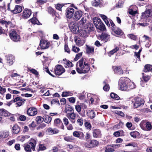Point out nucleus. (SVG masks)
<instances>
[{
    "mask_svg": "<svg viewBox=\"0 0 152 152\" xmlns=\"http://www.w3.org/2000/svg\"><path fill=\"white\" fill-rule=\"evenodd\" d=\"M66 15L67 18H71L75 12L74 9L72 8H68L66 10Z\"/></svg>",
    "mask_w": 152,
    "mask_h": 152,
    "instance_id": "nucleus-14",
    "label": "nucleus"
},
{
    "mask_svg": "<svg viewBox=\"0 0 152 152\" xmlns=\"http://www.w3.org/2000/svg\"><path fill=\"white\" fill-rule=\"evenodd\" d=\"M64 139L67 142H71L73 140L72 136H66L64 138Z\"/></svg>",
    "mask_w": 152,
    "mask_h": 152,
    "instance_id": "nucleus-50",
    "label": "nucleus"
},
{
    "mask_svg": "<svg viewBox=\"0 0 152 152\" xmlns=\"http://www.w3.org/2000/svg\"><path fill=\"white\" fill-rule=\"evenodd\" d=\"M37 113V109L34 107H30L27 110V114L30 116L35 115Z\"/></svg>",
    "mask_w": 152,
    "mask_h": 152,
    "instance_id": "nucleus-17",
    "label": "nucleus"
},
{
    "mask_svg": "<svg viewBox=\"0 0 152 152\" xmlns=\"http://www.w3.org/2000/svg\"><path fill=\"white\" fill-rule=\"evenodd\" d=\"M80 132L76 131H75L73 132V135L74 137L79 138V137Z\"/></svg>",
    "mask_w": 152,
    "mask_h": 152,
    "instance_id": "nucleus-59",
    "label": "nucleus"
},
{
    "mask_svg": "<svg viewBox=\"0 0 152 152\" xmlns=\"http://www.w3.org/2000/svg\"><path fill=\"white\" fill-rule=\"evenodd\" d=\"M115 113L122 117L124 116V114L123 112L120 111H115Z\"/></svg>",
    "mask_w": 152,
    "mask_h": 152,
    "instance_id": "nucleus-55",
    "label": "nucleus"
},
{
    "mask_svg": "<svg viewBox=\"0 0 152 152\" xmlns=\"http://www.w3.org/2000/svg\"><path fill=\"white\" fill-rule=\"evenodd\" d=\"M143 79L144 81L146 82L148 81L150 79V77L149 76H143Z\"/></svg>",
    "mask_w": 152,
    "mask_h": 152,
    "instance_id": "nucleus-63",
    "label": "nucleus"
},
{
    "mask_svg": "<svg viewBox=\"0 0 152 152\" xmlns=\"http://www.w3.org/2000/svg\"><path fill=\"white\" fill-rule=\"evenodd\" d=\"M125 79V77H121L119 81V87L120 89L123 91H127L129 90L128 87L126 82L124 80Z\"/></svg>",
    "mask_w": 152,
    "mask_h": 152,
    "instance_id": "nucleus-4",
    "label": "nucleus"
},
{
    "mask_svg": "<svg viewBox=\"0 0 152 152\" xmlns=\"http://www.w3.org/2000/svg\"><path fill=\"white\" fill-rule=\"evenodd\" d=\"M119 50V48L118 47H116L114 49L110 51L108 53V55L109 56H111V55H113L114 53L117 52Z\"/></svg>",
    "mask_w": 152,
    "mask_h": 152,
    "instance_id": "nucleus-40",
    "label": "nucleus"
},
{
    "mask_svg": "<svg viewBox=\"0 0 152 152\" xmlns=\"http://www.w3.org/2000/svg\"><path fill=\"white\" fill-rule=\"evenodd\" d=\"M29 20L33 24H38L39 22L38 20L35 17H33L30 19Z\"/></svg>",
    "mask_w": 152,
    "mask_h": 152,
    "instance_id": "nucleus-44",
    "label": "nucleus"
},
{
    "mask_svg": "<svg viewBox=\"0 0 152 152\" xmlns=\"http://www.w3.org/2000/svg\"><path fill=\"white\" fill-rule=\"evenodd\" d=\"M50 43L46 40H41L40 41L39 46L38 48V49L41 48L42 49H46L48 48L50 45Z\"/></svg>",
    "mask_w": 152,
    "mask_h": 152,
    "instance_id": "nucleus-13",
    "label": "nucleus"
},
{
    "mask_svg": "<svg viewBox=\"0 0 152 152\" xmlns=\"http://www.w3.org/2000/svg\"><path fill=\"white\" fill-rule=\"evenodd\" d=\"M54 125L57 126L59 128L62 129H64V125L59 118H56L55 119L54 121Z\"/></svg>",
    "mask_w": 152,
    "mask_h": 152,
    "instance_id": "nucleus-20",
    "label": "nucleus"
},
{
    "mask_svg": "<svg viewBox=\"0 0 152 152\" xmlns=\"http://www.w3.org/2000/svg\"><path fill=\"white\" fill-rule=\"evenodd\" d=\"M114 147L113 145H111L107 146L105 148V152H111L114 151Z\"/></svg>",
    "mask_w": 152,
    "mask_h": 152,
    "instance_id": "nucleus-34",
    "label": "nucleus"
},
{
    "mask_svg": "<svg viewBox=\"0 0 152 152\" xmlns=\"http://www.w3.org/2000/svg\"><path fill=\"white\" fill-rule=\"evenodd\" d=\"M63 6L62 4H58L55 6V7L57 10H61L62 7H63Z\"/></svg>",
    "mask_w": 152,
    "mask_h": 152,
    "instance_id": "nucleus-54",
    "label": "nucleus"
},
{
    "mask_svg": "<svg viewBox=\"0 0 152 152\" xmlns=\"http://www.w3.org/2000/svg\"><path fill=\"white\" fill-rule=\"evenodd\" d=\"M128 88L129 89H133L135 87V85L134 82H130L129 83Z\"/></svg>",
    "mask_w": 152,
    "mask_h": 152,
    "instance_id": "nucleus-48",
    "label": "nucleus"
},
{
    "mask_svg": "<svg viewBox=\"0 0 152 152\" xmlns=\"http://www.w3.org/2000/svg\"><path fill=\"white\" fill-rule=\"evenodd\" d=\"M67 110L66 111H67V113H68V111H69L72 113V112H74L73 109L72 108V107L70 106L69 105L66 108Z\"/></svg>",
    "mask_w": 152,
    "mask_h": 152,
    "instance_id": "nucleus-58",
    "label": "nucleus"
},
{
    "mask_svg": "<svg viewBox=\"0 0 152 152\" xmlns=\"http://www.w3.org/2000/svg\"><path fill=\"white\" fill-rule=\"evenodd\" d=\"M9 135V133L7 131H4L1 133V137L2 138H5L7 137Z\"/></svg>",
    "mask_w": 152,
    "mask_h": 152,
    "instance_id": "nucleus-42",
    "label": "nucleus"
},
{
    "mask_svg": "<svg viewBox=\"0 0 152 152\" xmlns=\"http://www.w3.org/2000/svg\"><path fill=\"white\" fill-rule=\"evenodd\" d=\"M31 14V11L30 9H25L23 11L22 17L25 19L29 18Z\"/></svg>",
    "mask_w": 152,
    "mask_h": 152,
    "instance_id": "nucleus-16",
    "label": "nucleus"
},
{
    "mask_svg": "<svg viewBox=\"0 0 152 152\" xmlns=\"http://www.w3.org/2000/svg\"><path fill=\"white\" fill-rule=\"evenodd\" d=\"M87 115L90 118L93 119L95 116V113L94 111L92 110H89L87 113Z\"/></svg>",
    "mask_w": 152,
    "mask_h": 152,
    "instance_id": "nucleus-31",
    "label": "nucleus"
},
{
    "mask_svg": "<svg viewBox=\"0 0 152 152\" xmlns=\"http://www.w3.org/2000/svg\"><path fill=\"white\" fill-rule=\"evenodd\" d=\"M9 35L10 38L14 41L17 42L19 41L20 37L14 30H11Z\"/></svg>",
    "mask_w": 152,
    "mask_h": 152,
    "instance_id": "nucleus-6",
    "label": "nucleus"
},
{
    "mask_svg": "<svg viewBox=\"0 0 152 152\" xmlns=\"http://www.w3.org/2000/svg\"><path fill=\"white\" fill-rule=\"evenodd\" d=\"M22 10V8L21 6L19 5H16L14 9L12 10V12L14 13H17L20 12Z\"/></svg>",
    "mask_w": 152,
    "mask_h": 152,
    "instance_id": "nucleus-24",
    "label": "nucleus"
},
{
    "mask_svg": "<svg viewBox=\"0 0 152 152\" xmlns=\"http://www.w3.org/2000/svg\"><path fill=\"white\" fill-rule=\"evenodd\" d=\"M25 101V99H21L20 100L18 101V102L16 103V104L17 105L16 106V107H20L24 104Z\"/></svg>",
    "mask_w": 152,
    "mask_h": 152,
    "instance_id": "nucleus-43",
    "label": "nucleus"
},
{
    "mask_svg": "<svg viewBox=\"0 0 152 152\" xmlns=\"http://www.w3.org/2000/svg\"><path fill=\"white\" fill-rule=\"evenodd\" d=\"M99 142L95 140L88 141L84 143V146L86 148H90L96 146L99 144Z\"/></svg>",
    "mask_w": 152,
    "mask_h": 152,
    "instance_id": "nucleus-5",
    "label": "nucleus"
},
{
    "mask_svg": "<svg viewBox=\"0 0 152 152\" xmlns=\"http://www.w3.org/2000/svg\"><path fill=\"white\" fill-rule=\"evenodd\" d=\"M86 22V17H83L79 23L78 26L80 28H83L84 26V25Z\"/></svg>",
    "mask_w": 152,
    "mask_h": 152,
    "instance_id": "nucleus-27",
    "label": "nucleus"
},
{
    "mask_svg": "<svg viewBox=\"0 0 152 152\" xmlns=\"http://www.w3.org/2000/svg\"><path fill=\"white\" fill-rule=\"evenodd\" d=\"M20 128L17 125H15L12 128V131L14 134H17L20 132Z\"/></svg>",
    "mask_w": 152,
    "mask_h": 152,
    "instance_id": "nucleus-26",
    "label": "nucleus"
},
{
    "mask_svg": "<svg viewBox=\"0 0 152 152\" xmlns=\"http://www.w3.org/2000/svg\"><path fill=\"white\" fill-rule=\"evenodd\" d=\"M80 50V49L79 48L75 46H72V50L74 52H75V53H77Z\"/></svg>",
    "mask_w": 152,
    "mask_h": 152,
    "instance_id": "nucleus-53",
    "label": "nucleus"
},
{
    "mask_svg": "<svg viewBox=\"0 0 152 152\" xmlns=\"http://www.w3.org/2000/svg\"><path fill=\"white\" fill-rule=\"evenodd\" d=\"M94 2L92 3L93 6L97 7L98 6L100 7L101 5H103V0H94Z\"/></svg>",
    "mask_w": 152,
    "mask_h": 152,
    "instance_id": "nucleus-25",
    "label": "nucleus"
},
{
    "mask_svg": "<svg viewBox=\"0 0 152 152\" xmlns=\"http://www.w3.org/2000/svg\"><path fill=\"white\" fill-rule=\"evenodd\" d=\"M46 148L43 144H40L39 145V149L40 150L43 151L45 150Z\"/></svg>",
    "mask_w": 152,
    "mask_h": 152,
    "instance_id": "nucleus-60",
    "label": "nucleus"
},
{
    "mask_svg": "<svg viewBox=\"0 0 152 152\" xmlns=\"http://www.w3.org/2000/svg\"><path fill=\"white\" fill-rule=\"evenodd\" d=\"M113 68L115 73L119 74L123 73V71L120 66H113Z\"/></svg>",
    "mask_w": 152,
    "mask_h": 152,
    "instance_id": "nucleus-23",
    "label": "nucleus"
},
{
    "mask_svg": "<svg viewBox=\"0 0 152 152\" xmlns=\"http://www.w3.org/2000/svg\"><path fill=\"white\" fill-rule=\"evenodd\" d=\"M93 136L94 138L99 137L101 136L100 131L99 129H96L93 132Z\"/></svg>",
    "mask_w": 152,
    "mask_h": 152,
    "instance_id": "nucleus-29",
    "label": "nucleus"
},
{
    "mask_svg": "<svg viewBox=\"0 0 152 152\" xmlns=\"http://www.w3.org/2000/svg\"><path fill=\"white\" fill-rule=\"evenodd\" d=\"M36 143L37 142L35 140L31 139L28 143L24 145L23 147L25 150L26 152H31V149L33 151H34Z\"/></svg>",
    "mask_w": 152,
    "mask_h": 152,
    "instance_id": "nucleus-2",
    "label": "nucleus"
},
{
    "mask_svg": "<svg viewBox=\"0 0 152 152\" xmlns=\"http://www.w3.org/2000/svg\"><path fill=\"white\" fill-rule=\"evenodd\" d=\"M94 27L92 23H88L86 24V27H85V29H87L89 31H93L94 29Z\"/></svg>",
    "mask_w": 152,
    "mask_h": 152,
    "instance_id": "nucleus-33",
    "label": "nucleus"
},
{
    "mask_svg": "<svg viewBox=\"0 0 152 152\" xmlns=\"http://www.w3.org/2000/svg\"><path fill=\"white\" fill-rule=\"evenodd\" d=\"M103 83L104 85L103 88L104 90L105 91H108L110 89V87L109 85L105 81H104L103 82Z\"/></svg>",
    "mask_w": 152,
    "mask_h": 152,
    "instance_id": "nucleus-41",
    "label": "nucleus"
},
{
    "mask_svg": "<svg viewBox=\"0 0 152 152\" xmlns=\"http://www.w3.org/2000/svg\"><path fill=\"white\" fill-rule=\"evenodd\" d=\"M110 38V35L106 33H103L99 37V39L101 40L102 41L106 42Z\"/></svg>",
    "mask_w": 152,
    "mask_h": 152,
    "instance_id": "nucleus-18",
    "label": "nucleus"
},
{
    "mask_svg": "<svg viewBox=\"0 0 152 152\" xmlns=\"http://www.w3.org/2000/svg\"><path fill=\"white\" fill-rule=\"evenodd\" d=\"M0 113L2 115L5 117L10 116V113L4 109H0Z\"/></svg>",
    "mask_w": 152,
    "mask_h": 152,
    "instance_id": "nucleus-28",
    "label": "nucleus"
},
{
    "mask_svg": "<svg viewBox=\"0 0 152 152\" xmlns=\"http://www.w3.org/2000/svg\"><path fill=\"white\" fill-rule=\"evenodd\" d=\"M146 127L148 131L152 129V126L149 122H147L146 124Z\"/></svg>",
    "mask_w": 152,
    "mask_h": 152,
    "instance_id": "nucleus-51",
    "label": "nucleus"
},
{
    "mask_svg": "<svg viewBox=\"0 0 152 152\" xmlns=\"http://www.w3.org/2000/svg\"><path fill=\"white\" fill-rule=\"evenodd\" d=\"M80 34L81 36L85 37L87 36L86 32L85 30H82L80 32Z\"/></svg>",
    "mask_w": 152,
    "mask_h": 152,
    "instance_id": "nucleus-52",
    "label": "nucleus"
},
{
    "mask_svg": "<svg viewBox=\"0 0 152 152\" xmlns=\"http://www.w3.org/2000/svg\"><path fill=\"white\" fill-rule=\"evenodd\" d=\"M152 16V9H146L145 11L142 13V17L145 18Z\"/></svg>",
    "mask_w": 152,
    "mask_h": 152,
    "instance_id": "nucleus-15",
    "label": "nucleus"
},
{
    "mask_svg": "<svg viewBox=\"0 0 152 152\" xmlns=\"http://www.w3.org/2000/svg\"><path fill=\"white\" fill-rule=\"evenodd\" d=\"M77 123L80 126H82L83 124V121L82 118H79L77 120Z\"/></svg>",
    "mask_w": 152,
    "mask_h": 152,
    "instance_id": "nucleus-47",
    "label": "nucleus"
},
{
    "mask_svg": "<svg viewBox=\"0 0 152 152\" xmlns=\"http://www.w3.org/2000/svg\"><path fill=\"white\" fill-rule=\"evenodd\" d=\"M15 60L14 56L11 55H9L7 57V62L10 65H12Z\"/></svg>",
    "mask_w": 152,
    "mask_h": 152,
    "instance_id": "nucleus-21",
    "label": "nucleus"
},
{
    "mask_svg": "<svg viewBox=\"0 0 152 152\" xmlns=\"http://www.w3.org/2000/svg\"><path fill=\"white\" fill-rule=\"evenodd\" d=\"M75 41L76 45L79 46H82L85 43L84 40H81L80 38H77L75 39Z\"/></svg>",
    "mask_w": 152,
    "mask_h": 152,
    "instance_id": "nucleus-30",
    "label": "nucleus"
},
{
    "mask_svg": "<svg viewBox=\"0 0 152 152\" xmlns=\"http://www.w3.org/2000/svg\"><path fill=\"white\" fill-rule=\"evenodd\" d=\"M66 116L68 118L72 124H74L75 122V118L76 117V115L74 112L72 113H67V111H66Z\"/></svg>",
    "mask_w": 152,
    "mask_h": 152,
    "instance_id": "nucleus-9",
    "label": "nucleus"
},
{
    "mask_svg": "<svg viewBox=\"0 0 152 152\" xmlns=\"http://www.w3.org/2000/svg\"><path fill=\"white\" fill-rule=\"evenodd\" d=\"M91 137V136L89 132H86L85 135V139L87 140Z\"/></svg>",
    "mask_w": 152,
    "mask_h": 152,
    "instance_id": "nucleus-61",
    "label": "nucleus"
},
{
    "mask_svg": "<svg viewBox=\"0 0 152 152\" xmlns=\"http://www.w3.org/2000/svg\"><path fill=\"white\" fill-rule=\"evenodd\" d=\"M84 58L80 59L76 64V69L77 71L79 73H86L90 70V67L88 63L84 62Z\"/></svg>",
    "mask_w": 152,
    "mask_h": 152,
    "instance_id": "nucleus-1",
    "label": "nucleus"
},
{
    "mask_svg": "<svg viewBox=\"0 0 152 152\" xmlns=\"http://www.w3.org/2000/svg\"><path fill=\"white\" fill-rule=\"evenodd\" d=\"M127 36L128 37L133 40H135L137 38V36L133 34H128Z\"/></svg>",
    "mask_w": 152,
    "mask_h": 152,
    "instance_id": "nucleus-49",
    "label": "nucleus"
},
{
    "mask_svg": "<svg viewBox=\"0 0 152 152\" xmlns=\"http://www.w3.org/2000/svg\"><path fill=\"white\" fill-rule=\"evenodd\" d=\"M6 91V89L5 88H3L0 86V93L3 94H4Z\"/></svg>",
    "mask_w": 152,
    "mask_h": 152,
    "instance_id": "nucleus-62",
    "label": "nucleus"
},
{
    "mask_svg": "<svg viewBox=\"0 0 152 152\" xmlns=\"http://www.w3.org/2000/svg\"><path fill=\"white\" fill-rule=\"evenodd\" d=\"M63 121L64 123V124L66 125L67 126L69 124V120L68 118L66 117L64 118L63 120Z\"/></svg>",
    "mask_w": 152,
    "mask_h": 152,
    "instance_id": "nucleus-57",
    "label": "nucleus"
},
{
    "mask_svg": "<svg viewBox=\"0 0 152 152\" xmlns=\"http://www.w3.org/2000/svg\"><path fill=\"white\" fill-rule=\"evenodd\" d=\"M0 23H1L2 25H5V26L6 27H7L8 25L11 23V22L10 21L7 22L5 21L2 20L0 21Z\"/></svg>",
    "mask_w": 152,
    "mask_h": 152,
    "instance_id": "nucleus-46",
    "label": "nucleus"
},
{
    "mask_svg": "<svg viewBox=\"0 0 152 152\" xmlns=\"http://www.w3.org/2000/svg\"><path fill=\"white\" fill-rule=\"evenodd\" d=\"M134 101H135V102L134 103V106L136 108H137L141 105L142 104H143V101L141 98H134L133 100H132V102L133 103L134 102Z\"/></svg>",
    "mask_w": 152,
    "mask_h": 152,
    "instance_id": "nucleus-11",
    "label": "nucleus"
},
{
    "mask_svg": "<svg viewBox=\"0 0 152 152\" xmlns=\"http://www.w3.org/2000/svg\"><path fill=\"white\" fill-rule=\"evenodd\" d=\"M69 26L71 31L74 33L77 32L78 29V26L75 22H71L69 24Z\"/></svg>",
    "mask_w": 152,
    "mask_h": 152,
    "instance_id": "nucleus-12",
    "label": "nucleus"
},
{
    "mask_svg": "<svg viewBox=\"0 0 152 152\" xmlns=\"http://www.w3.org/2000/svg\"><path fill=\"white\" fill-rule=\"evenodd\" d=\"M45 122L47 123H49L51 121L52 118L49 115H45L44 116Z\"/></svg>",
    "mask_w": 152,
    "mask_h": 152,
    "instance_id": "nucleus-37",
    "label": "nucleus"
},
{
    "mask_svg": "<svg viewBox=\"0 0 152 152\" xmlns=\"http://www.w3.org/2000/svg\"><path fill=\"white\" fill-rule=\"evenodd\" d=\"M82 15L83 12L81 11H76L74 15L73 19L74 20L77 21L80 18Z\"/></svg>",
    "mask_w": 152,
    "mask_h": 152,
    "instance_id": "nucleus-19",
    "label": "nucleus"
},
{
    "mask_svg": "<svg viewBox=\"0 0 152 152\" xmlns=\"http://www.w3.org/2000/svg\"><path fill=\"white\" fill-rule=\"evenodd\" d=\"M75 109L77 112L81 115L84 116L83 115H82L80 113L81 109L84 110L86 109L87 108V106L86 105L83 103H81L79 104H77L75 105Z\"/></svg>",
    "mask_w": 152,
    "mask_h": 152,
    "instance_id": "nucleus-7",
    "label": "nucleus"
},
{
    "mask_svg": "<svg viewBox=\"0 0 152 152\" xmlns=\"http://www.w3.org/2000/svg\"><path fill=\"white\" fill-rule=\"evenodd\" d=\"M65 70L61 65H58L55 66L54 72L56 74L60 75L64 72Z\"/></svg>",
    "mask_w": 152,
    "mask_h": 152,
    "instance_id": "nucleus-10",
    "label": "nucleus"
},
{
    "mask_svg": "<svg viewBox=\"0 0 152 152\" xmlns=\"http://www.w3.org/2000/svg\"><path fill=\"white\" fill-rule=\"evenodd\" d=\"M94 48L91 46L86 45V53L88 54H93L94 52Z\"/></svg>",
    "mask_w": 152,
    "mask_h": 152,
    "instance_id": "nucleus-32",
    "label": "nucleus"
},
{
    "mask_svg": "<svg viewBox=\"0 0 152 152\" xmlns=\"http://www.w3.org/2000/svg\"><path fill=\"white\" fill-rule=\"evenodd\" d=\"M46 132L47 133L49 134H53L58 133L59 132V131L56 129H53L50 128L47 129Z\"/></svg>",
    "mask_w": 152,
    "mask_h": 152,
    "instance_id": "nucleus-22",
    "label": "nucleus"
},
{
    "mask_svg": "<svg viewBox=\"0 0 152 152\" xmlns=\"http://www.w3.org/2000/svg\"><path fill=\"white\" fill-rule=\"evenodd\" d=\"M93 20V23L97 29L101 31L106 30V29L104 25L100 19L95 18H94Z\"/></svg>",
    "mask_w": 152,
    "mask_h": 152,
    "instance_id": "nucleus-3",
    "label": "nucleus"
},
{
    "mask_svg": "<svg viewBox=\"0 0 152 152\" xmlns=\"http://www.w3.org/2000/svg\"><path fill=\"white\" fill-rule=\"evenodd\" d=\"M64 64H66L68 67H72L73 66V64L71 62L69 61H67L65 62L64 63Z\"/></svg>",
    "mask_w": 152,
    "mask_h": 152,
    "instance_id": "nucleus-56",
    "label": "nucleus"
},
{
    "mask_svg": "<svg viewBox=\"0 0 152 152\" xmlns=\"http://www.w3.org/2000/svg\"><path fill=\"white\" fill-rule=\"evenodd\" d=\"M152 70V65L150 64L146 65L145 66L144 72H147Z\"/></svg>",
    "mask_w": 152,
    "mask_h": 152,
    "instance_id": "nucleus-36",
    "label": "nucleus"
},
{
    "mask_svg": "<svg viewBox=\"0 0 152 152\" xmlns=\"http://www.w3.org/2000/svg\"><path fill=\"white\" fill-rule=\"evenodd\" d=\"M138 144L136 142H131L125 145V146H132L134 148L137 147Z\"/></svg>",
    "mask_w": 152,
    "mask_h": 152,
    "instance_id": "nucleus-39",
    "label": "nucleus"
},
{
    "mask_svg": "<svg viewBox=\"0 0 152 152\" xmlns=\"http://www.w3.org/2000/svg\"><path fill=\"white\" fill-rule=\"evenodd\" d=\"M14 147L15 149L17 151H20V147L19 144L17 143L15 144Z\"/></svg>",
    "mask_w": 152,
    "mask_h": 152,
    "instance_id": "nucleus-64",
    "label": "nucleus"
},
{
    "mask_svg": "<svg viewBox=\"0 0 152 152\" xmlns=\"http://www.w3.org/2000/svg\"><path fill=\"white\" fill-rule=\"evenodd\" d=\"M139 133L137 131H134L130 133V136L134 138H135L137 136L138 134Z\"/></svg>",
    "mask_w": 152,
    "mask_h": 152,
    "instance_id": "nucleus-45",
    "label": "nucleus"
},
{
    "mask_svg": "<svg viewBox=\"0 0 152 152\" xmlns=\"http://www.w3.org/2000/svg\"><path fill=\"white\" fill-rule=\"evenodd\" d=\"M112 34L115 36L119 37L124 34L123 31L118 27L115 26V27L112 28Z\"/></svg>",
    "mask_w": 152,
    "mask_h": 152,
    "instance_id": "nucleus-8",
    "label": "nucleus"
},
{
    "mask_svg": "<svg viewBox=\"0 0 152 152\" xmlns=\"http://www.w3.org/2000/svg\"><path fill=\"white\" fill-rule=\"evenodd\" d=\"M73 94L70 91L63 92L62 94V96L63 97L68 96H72Z\"/></svg>",
    "mask_w": 152,
    "mask_h": 152,
    "instance_id": "nucleus-35",
    "label": "nucleus"
},
{
    "mask_svg": "<svg viewBox=\"0 0 152 152\" xmlns=\"http://www.w3.org/2000/svg\"><path fill=\"white\" fill-rule=\"evenodd\" d=\"M44 118L40 116H38L36 117V121L38 124H40L44 121Z\"/></svg>",
    "mask_w": 152,
    "mask_h": 152,
    "instance_id": "nucleus-38",
    "label": "nucleus"
}]
</instances>
